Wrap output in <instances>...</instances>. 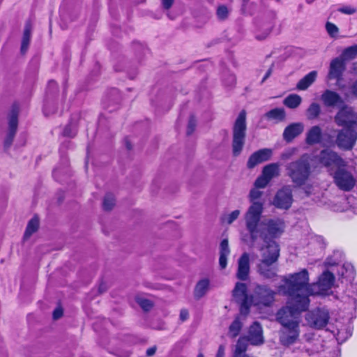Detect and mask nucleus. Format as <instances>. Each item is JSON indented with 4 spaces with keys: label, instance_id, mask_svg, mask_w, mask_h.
I'll use <instances>...</instances> for the list:
<instances>
[{
    "label": "nucleus",
    "instance_id": "nucleus-11",
    "mask_svg": "<svg viewBox=\"0 0 357 357\" xmlns=\"http://www.w3.org/2000/svg\"><path fill=\"white\" fill-rule=\"evenodd\" d=\"M270 180H256L254 183L253 188L250 190L249 194V198L250 201L252 202V204L248 208L247 212L245 214V222L246 223V215L250 210V208L254 206L255 204H259L261 206V212L259 215V219L261 218V214L263 213L264 209V204L261 202L256 201L257 199H259L261 195H263V192L261 190V189H264L266 188L268 185ZM268 220H264V221H267ZM262 222V221H261ZM261 222H259V224H260Z\"/></svg>",
    "mask_w": 357,
    "mask_h": 357
},
{
    "label": "nucleus",
    "instance_id": "nucleus-32",
    "mask_svg": "<svg viewBox=\"0 0 357 357\" xmlns=\"http://www.w3.org/2000/svg\"><path fill=\"white\" fill-rule=\"evenodd\" d=\"M356 180H334L335 185L341 190L349 191L355 185Z\"/></svg>",
    "mask_w": 357,
    "mask_h": 357
},
{
    "label": "nucleus",
    "instance_id": "nucleus-58",
    "mask_svg": "<svg viewBox=\"0 0 357 357\" xmlns=\"http://www.w3.org/2000/svg\"><path fill=\"white\" fill-rule=\"evenodd\" d=\"M99 291H100V293H102V292H103L105 291V289H102V285L100 286Z\"/></svg>",
    "mask_w": 357,
    "mask_h": 357
},
{
    "label": "nucleus",
    "instance_id": "nucleus-8",
    "mask_svg": "<svg viewBox=\"0 0 357 357\" xmlns=\"http://www.w3.org/2000/svg\"><path fill=\"white\" fill-rule=\"evenodd\" d=\"M357 141V128H342L337 133L335 144L344 151L351 150Z\"/></svg>",
    "mask_w": 357,
    "mask_h": 357
},
{
    "label": "nucleus",
    "instance_id": "nucleus-26",
    "mask_svg": "<svg viewBox=\"0 0 357 357\" xmlns=\"http://www.w3.org/2000/svg\"><path fill=\"white\" fill-rule=\"evenodd\" d=\"M265 116L268 120L279 123L285 120L286 112L283 108H275L266 112Z\"/></svg>",
    "mask_w": 357,
    "mask_h": 357
},
{
    "label": "nucleus",
    "instance_id": "nucleus-20",
    "mask_svg": "<svg viewBox=\"0 0 357 357\" xmlns=\"http://www.w3.org/2000/svg\"><path fill=\"white\" fill-rule=\"evenodd\" d=\"M321 99L326 107H334L337 105L343 104V100L340 96L331 90H326L322 93Z\"/></svg>",
    "mask_w": 357,
    "mask_h": 357
},
{
    "label": "nucleus",
    "instance_id": "nucleus-41",
    "mask_svg": "<svg viewBox=\"0 0 357 357\" xmlns=\"http://www.w3.org/2000/svg\"><path fill=\"white\" fill-rule=\"evenodd\" d=\"M137 301L144 311H149L153 307L152 302L148 299L139 298Z\"/></svg>",
    "mask_w": 357,
    "mask_h": 357
},
{
    "label": "nucleus",
    "instance_id": "nucleus-59",
    "mask_svg": "<svg viewBox=\"0 0 357 357\" xmlns=\"http://www.w3.org/2000/svg\"><path fill=\"white\" fill-rule=\"evenodd\" d=\"M197 357H204V354H203L200 353V354H199L197 355Z\"/></svg>",
    "mask_w": 357,
    "mask_h": 357
},
{
    "label": "nucleus",
    "instance_id": "nucleus-36",
    "mask_svg": "<svg viewBox=\"0 0 357 357\" xmlns=\"http://www.w3.org/2000/svg\"><path fill=\"white\" fill-rule=\"evenodd\" d=\"M242 324L238 318L235 319V320L231 323L229 328V335L231 337H236L241 329Z\"/></svg>",
    "mask_w": 357,
    "mask_h": 357
},
{
    "label": "nucleus",
    "instance_id": "nucleus-46",
    "mask_svg": "<svg viewBox=\"0 0 357 357\" xmlns=\"http://www.w3.org/2000/svg\"><path fill=\"white\" fill-rule=\"evenodd\" d=\"M338 11L344 14L352 15L356 12V8L351 6H345L338 8Z\"/></svg>",
    "mask_w": 357,
    "mask_h": 357
},
{
    "label": "nucleus",
    "instance_id": "nucleus-56",
    "mask_svg": "<svg viewBox=\"0 0 357 357\" xmlns=\"http://www.w3.org/2000/svg\"><path fill=\"white\" fill-rule=\"evenodd\" d=\"M352 92L356 96H357V81L355 82L352 86Z\"/></svg>",
    "mask_w": 357,
    "mask_h": 357
},
{
    "label": "nucleus",
    "instance_id": "nucleus-55",
    "mask_svg": "<svg viewBox=\"0 0 357 357\" xmlns=\"http://www.w3.org/2000/svg\"><path fill=\"white\" fill-rule=\"evenodd\" d=\"M272 73V70L270 68L265 74L264 77H263L262 79V81L261 82H264L266 81V79H268L269 77V76L271 75Z\"/></svg>",
    "mask_w": 357,
    "mask_h": 357
},
{
    "label": "nucleus",
    "instance_id": "nucleus-5",
    "mask_svg": "<svg viewBox=\"0 0 357 357\" xmlns=\"http://www.w3.org/2000/svg\"><path fill=\"white\" fill-rule=\"evenodd\" d=\"M246 128V113L242 110L238 114L232 130V153L234 156L239 155L243 150Z\"/></svg>",
    "mask_w": 357,
    "mask_h": 357
},
{
    "label": "nucleus",
    "instance_id": "nucleus-12",
    "mask_svg": "<svg viewBox=\"0 0 357 357\" xmlns=\"http://www.w3.org/2000/svg\"><path fill=\"white\" fill-rule=\"evenodd\" d=\"M293 202L292 190L289 186H284L279 190L273 200V205L280 209H289Z\"/></svg>",
    "mask_w": 357,
    "mask_h": 357
},
{
    "label": "nucleus",
    "instance_id": "nucleus-1",
    "mask_svg": "<svg viewBox=\"0 0 357 357\" xmlns=\"http://www.w3.org/2000/svg\"><path fill=\"white\" fill-rule=\"evenodd\" d=\"M261 212V206L259 204H255L250 208L246 215V229L252 243L258 238L263 241L264 247L260 248L263 253L259 272L264 278L271 279L276 275V268L272 265L280 256L279 245L274 239L283 233L284 223L281 219L275 218L259 224Z\"/></svg>",
    "mask_w": 357,
    "mask_h": 357
},
{
    "label": "nucleus",
    "instance_id": "nucleus-30",
    "mask_svg": "<svg viewBox=\"0 0 357 357\" xmlns=\"http://www.w3.org/2000/svg\"><path fill=\"white\" fill-rule=\"evenodd\" d=\"M31 33V25L30 22H27L24 26V34L22 41L21 51L24 53L27 49L30 41Z\"/></svg>",
    "mask_w": 357,
    "mask_h": 357
},
{
    "label": "nucleus",
    "instance_id": "nucleus-33",
    "mask_svg": "<svg viewBox=\"0 0 357 357\" xmlns=\"http://www.w3.org/2000/svg\"><path fill=\"white\" fill-rule=\"evenodd\" d=\"M272 24L271 23L264 24L256 32V38L257 40L265 39L271 32Z\"/></svg>",
    "mask_w": 357,
    "mask_h": 357
},
{
    "label": "nucleus",
    "instance_id": "nucleus-22",
    "mask_svg": "<svg viewBox=\"0 0 357 357\" xmlns=\"http://www.w3.org/2000/svg\"><path fill=\"white\" fill-rule=\"evenodd\" d=\"M322 131L319 126H312L306 133L305 142L314 145L321 142Z\"/></svg>",
    "mask_w": 357,
    "mask_h": 357
},
{
    "label": "nucleus",
    "instance_id": "nucleus-57",
    "mask_svg": "<svg viewBox=\"0 0 357 357\" xmlns=\"http://www.w3.org/2000/svg\"><path fill=\"white\" fill-rule=\"evenodd\" d=\"M235 77L233 75H229V85H232L235 83Z\"/></svg>",
    "mask_w": 357,
    "mask_h": 357
},
{
    "label": "nucleus",
    "instance_id": "nucleus-9",
    "mask_svg": "<svg viewBox=\"0 0 357 357\" xmlns=\"http://www.w3.org/2000/svg\"><path fill=\"white\" fill-rule=\"evenodd\" d=\"M329 312L326 308H317L311 311L306 316L308 324L316 329H321L325 327L329 320Z\"/></svg>",
    "mask_w": 357,
    "mask_h": 357
},
{
    "label": "nucleus",
    "instance_id": "nucleus-16",
    "mask_svg": "<svg viewBox=\"0 0 357 357\" xmlns=\"http://www.w3.org/2000/svg\"><path fill=\"white\" fill-rule=\"evenodd\" d=\"M250 271V256L247 252H244L238 260L236 278L241 281L248 280Z\"/></svg>",
    "mask_w": 357,
    "mask_h": 357
},
{
    "label": "nucleus",
    "instance_id": "nucleus-39",
    "mask_svg": "<svg viewBox=\"0 0 357 357\" xmlns=\"http://www.w3.org/2000/svg\"><path fill=\"white\" fill-rule=\"evenodd\" d=\"M53 176L54 177L68 176V166L66 164H60L53 169Z\"/></svg>",
    "mask_w": 357,
    "mask_h": 357
},
{
    "label": "nucleus",
    "instance_id": "nucleus-38",
    "mask_svg": "<svg viewBox=\"0 0 357 357\" xmlns=\"http://www.w3.org/2000/svg\"><path fill=\"white\" fill-rule=\"evenodd\" d=\"M320 112L321 109L318 103L313 102L309 106L307 110V118L309 119H314L318 117Z\"/></svg>",
    "mask_w": 357,
    "mask_h": 357
},
{
    "label": "nucleus",
    "instance_id": "nucleus-42",
    "mask_svg": "<svg viewBox=\"0 0 357 357\" xmlns=\"http://www.w3.org/2000/svg\"><path fill=\"white\" fill-rule=\"evenodd\" d=\"M297 152L296 148H289L284 150L281 154V159L284 160L291 158Z\"/></svg>",
    "mask_w": 357,
    "mask_h": 357
},
{
    "label": "nucleus",
    "instance_id": "nucleus-62",
    "mask_svg": "<svg viewBox=\"0 0 357 357\" xmlns=\"http://www.w3.org/2000/svg\"><path fill=\"white\" fill-rule=\"evenodd\" d=\"M328 264H330V265H334V264H335V263H332V264H331V263H330V262H328Z\"/></svg>",
    "mask_w": 357,
    "mask_h": 357
},
{
    "label": "nucleus",
    "instance_id": "nucleus-52",
    "mask_svg": "<svg viewBox=\"0 0 357 357\" xmlns=\"http://www.w3.org/2000/svg\"><path fill=\"white\" fill-rule=\"evenodd\" d=\"M215 357H225V347L220 345Z\"/></svg>",
    "mask_w": 357,
    "mask_h": 357
},
{
    "label": "nucleus",
    "instance_id": "nucleus-61",
    "mask_svg": "<svg viewBox=\"0 0 357 357\" xmlns=\"http://www.w3.org/2000/svg\"><path fill=\"white\" fill-rule=\"evenodd\" d=\"M127 148H128V149H131V147H130V146L129 144H127Z\"/></svg>",
    "mask_w": 357,
    "mask_h": 357
},
{
    "label": "nucleus",
    "instance_id": "nucleus-4",
    "mask_svg": "<svg viewBox=\"0 0 357 357\" xmlns=\"http://www.w3.org/2000/svg\"><path fill=\"white\" fill-rule=\"evenodd\" d=\"M319 162L333 172V178H352L346 170L345 162L333 151L325 149L321 151Z\"/></svg>",
    "mask_w": 357,
    "mask_h": 357
},
{
    "label": "nucleus",
    "instance_id": "nucleus-28",
    "mask_svg": "<svg viewBox=\"0 0 357 357\" xmlns=\"http://www.w3.org/2000/svg\"><path fill=\"white\" fill-rule=\"evenodd\" d=\"M302 102V98L296 93L290 94L287 96L284 100L283 104L290 109L297 108Z\"/></svg>",
    "mask_w": 357,
    "mask_h": 357
},
{
    "label": "nucleus",
    "instance_id": "nucleus-54",
    "mask_svg": "<svg viewBox=\"0 0 357 357\" xmlns=\"http://www.w3.org/2000/svg\"><path fill=\"white\" fill-rule=\"evenodd\" d=\"M156 349L157 348L155 346L149 348L146 352V356H151L154 355L156 351Z\"/></svg>",
    "mask_w": 357,
    "mask_h": 357
},
{
    "label": "nucleus",
    "instance_id": "nucleus-49",
    "mask_svg": "<svg viewBox=\"0 0 357 357\" xmlns=\"http://www.w3.org/2000/svg\"><path fill=\"white\" fill-rule=\"evenodd\" d=\"M344 268L346 270L345 273L343 271L341 273V275L342 277H348L351 274H352V273H353V267L351 265H349V264H347V265L344 264L342 266V269H344Z\"/></svg>",
    "mask_w": 357,
    "mask_h": 357
},
{
    "label": "nucleus",
    "instance_id": "nucleus-60",
    "mask_svg": "<svg viewBox=\"0 0 357 357\" xmlns=\"http://www.w3.org/2000/svg\"><path fill=\"white\" fill-rule=\"evenodd\" d=\"M44 113H45V115H48V114L47 112V109L46 108L44 109Z\"/></svg>",
    "mask_w": 357,
    "mask_h": 357
},
{
    "label": "nucleus",
    "instance_id": "nucleus-63",
    "mask_svg": "<svg viewBox=\"0 0 357 357\" xmlns=\"http://www.w3.org/2000/svg\"><path fill=\"white\" fill-rule=\"evenodd\" d=\"M324 146H328V143L324 142Z\"/></svg>",
    "mask_w": 357,
    "mask_h": 357
},
{
    "label": "nucleus",
    "instance_id": "nucleus-35",
    "mask_svg": "<svg viewBox=\"0 0 357 357\" xmlns=\"http://www.w3.org/2000/svg\"><path fill=\"white\" fill-rule=\"evenodd\" d=\"M298 185V190L305 193L307 196L310 195L313 190V186L307 181L310 180H295Z\"/></svg>",
    "mask_w": 357,
    "mask_h": 357
},
{
    "label": "nucleus",
    "instance_id": "nucleus-44",
    "mask_svg": "<svg viewBox=\"0 0 357 357\" xmlns=\"http://www.w3.org/2000/svg\"><path fill=\"white\" fill-rule=\"evenodd\" d=\"M229 13V10L227 7L225 6H219L217 10V15L219 19L224 20L225 19Z\"/></svg>",
    "mask_w": 357,
    "mask_h": 357
},
{
    "label": "nucleus",
    "instance_id": "nucleus-18",
    "mask_svg": "<svg viewBox=\"0 0 357 357\" xmlns=\"http://www.w3.org/2000/svg\"><path fill=\"white\" fill-rule=\"evenodd\" d=\"M304 130L303 123H293L287 126L283 132L282 137L287 142H291L294 139L300 135Z\"/></svg>",
    "mask_w": 357,
    "mask_h": 357
},
{
    "label": "nucleus",
    "instance_id": "nucleus-50",
    "mask_svg": "<svg viewBox=\"0 0 357 357\" xmlns=\"http://www.w3.org/2000/svg\"><path fill=\"white\" fill-rule=\"evenodd\" d=\"M188 317H189V313L186 309H182L180 311L179 317L182 321H185V320H187L188 319Z\"/></svg>",
    "mask_w": 357,
    "mask_h": 357
},
{
    "label": "nucleus",
    "instance_id": "nucleus-3",
    "mask_svg": "<svg viewBox=\"0 0 357 357\" xmlns=\"http://www.w3.org/2000/svg\"><path fill=\"white\" fill-rule=\"evenodd\" d=\"M302 312L291 310L287 306L280 310L277 320L282 326L280 340L282 344L289 346L294 344L299 337V315Z\"/></svg>",
    "mask_w": 357,
    "mask_h": 357
},
{
    "label": "nucleus",
    "instance_id": "nucleus-29",
    "mask_svg": "<svg viewBox=\"0 0 357 357\" xmlns=\"http://www.w3.org/2000/svg\"><path fill=\"white\" fill-rule=\"evenodd\" d=\"M39 227V219L38 217L34 216L28 222L24 237L25 238H29L33 233L37 231Z\"/></svg>",
    "mask_w": 357,
    "mask_h": 357
},
{
    "label": "nucleus",
    "instance_id": "nucleus-53",
    "mask_svg": "<svg viewBox=\"0 0 357 357\" xmlns=\"http://www.w3.org/2000/svg\"><path fill=\"white\" fill-rule=\"evenodd\" d=\"M173 1L174 0H162V6L165 8L169 9L172 6Z\"/></svg>",
    "mask_w": 357,
    "mask_h": 357
},
{
    "label": "nucleus",
    "instance_id": "nucleus-34",
    "mask_svg": "<svg viewBox=\"0 0 357 357\" xmlns=\"http://www.w3.org/2000/svg\"><path fill=\"white\" fill-rule=\"evenodd\" d=\"M116 200L114 196L111 193L105 195L102 202V208L104 211H111L115 206Z\"/></svg>",
    "mask_w": 357,
    "mask_h": 357
},
{
    "label": "nucleus",
    "instance_id": "nucleus-2",
    "mask_svg": "<svg viewBox=\"0 0 357 357\" xmlns=\"http://www.w3.org/2000/svg\"><path fill=\"white\" fill-rule=\"evenodd\" d=\"M284 294L287 296V305L291 310L297 312L307 311L309 305V296H311L312 284L309 283V274L303 268L298 273L289 274L284 280Z\"/></svg>",
    "mask_w": 357,
    "mask_h": 357
},
{
    "label": "nucleus",
    "instance_id": "nucleus-25",
    "mask_svg": "<svg viewBox=\"0 0 357 357\" xmlns=\"http://www.w3.org/2000/svg\"><path fill=\"white\" fill-rule=\"evenodd\" d=\"M317 76V71H311L303 77L296 85V88L298 90L304 91L306 90L310 86H311L316 80Z\"/></svg>",
    "mask_w": 357,
    "mask_h": 357
},
{
    "label": "nucleus",
    "instance_id": "nucleus-47",
    "mask_svg": "<svg viewBox=\"0 0 357 357\" xmlns=\"http://www.w3.org/2000/svg\"><path fill=\"white\" fill-rule=\"evenodd\" d=\"M195 127H196V120L195 119V118L193 116H191L189 119L188 124L187 134L191 135L194 132Z\"/></svg>",
    "mask_w": 357,
    "mask_h": 357
},
{
    "label": "nucleus",
    "instance_id": "nucleus-14",
    "mask_svg": "<svg viewBox=\"0 0 357 357\" xmlns=\"http://www.w3.org/2000/svg\"><path fill=\"white\" fill-rule=\"evenodd\" d=\"M273 155V151L271 149L264 148L259 149L250 155L247 161V167L252 169L259 164L268 161L271 159Z\"/></svg>",
    "mask_w": 357,
    "mask_h": 357
},
{
    "label": "nucleus",
    "instance_id": "nucleus-27",
    "mask_svg": "<svg viewBox=\"0 0 357 357\" xmlns=\"http://www.w3.org/2000/svg\"><path fill=\"white\" fill-rule=\"evenodd\" d=\"M210 282L208 279L199 280L195 287L194 296L199 300L202 298L209 289Z\"/></svg>",
    "mask_w": 357,
    "mask_h": 357
},
{
    "label": "nucleus",
    "instance_id": "nucleus-19",
    "mask_svg": "<svg viewBox=\"0 0 357 357\" xmlns=\"http://www.w3.org/2000/svg\"><path fill=\"white\" fill-rule=\"evenodd\" d=\"M248 340L253 345H259L264 343L262 328L258 322H255L250 326Z\"/></svg>",
    "mask_w": 357,
    "mask_h": 357
},
{
    "label": "nucleus",
    "instance_id": "nucleus-13",
    "mask_svg": "<svg viewBox=\"0 0 357 357\" xmlns=\"http://www.w3.org/2000/svg\"><path fill=\"white\" fill-rule=\"evenodd\" d=\"M288 170L292 178H307L310 173V167L306 157L303 156L299 160L290 163Z\"/></svg>",
    "mask_w": 357,
    "mask_h": 357
},
{
    "label": "nucleus",
    "instance_id": "nucleus-7",
    "mask_svg": "<svg viewBox=\"0 0 357 357\" xmlns=\"http://www.w3.org/2000/svg\"><path fill=\"white\" fill-rule=\"evenodd\" d=\"M334 121L339 127L357 128V113L349 105H343L334 117Z\"/></svg>",
    "mask_w": 357,
    "mask_h": 357
},
{
    "label": "nucleus",
    "instance_id": "nucleus-40",
    "mask_svg": "<svg viewBox=\"0 0 357 357\" xmlns=\"http://www.w3.org/2000/svg\"><path fill=\"white\" fill-rule=\"evenodd\" d=\"M239 210H234L231 213L229 214H225L222 217V221L224 223H227L228 225H231L233 222H234L240 215Z\"/></svg>",
    "mask_w": 357,
    "mask_h": 357
},
{
    "label": "nucleus",
    "instance_id": "nucleus-64",
    "mask_svg": "<svg viewBox=\"0 0 357 357\" xmlns=\"http://www.w3.org/2000/svg\"><path fill=\"white\" fill-rule=\"evenodd\" d=\"M129 356V354H126L125 356L123 357H128Z\"/></svg>",
    "mask_w": 357,
    "mask_h": 357
},
{
    "label": "nucleus",
    "instance_id": "nucleus-48",
    "mask_svg": "<svg viewBox=\"0 0 357 357\" xmlns=\"http://www.w3.org/2000/svg\"><path fill=\"white\" fill-rule=\"evenodd\" d=\"M348 203L354 213L357 214V197L348 199Z\"/></svg>",
    "mask_w": 357,
    "mask_h": 357
},
{
    "label": "nucleus",
    "instance_id": "nucleus-21",
    "mask_svg": "<svg viewBox=\"0 0 357 357\" xmlns=\"http://www.w3.org/2000/svg\"><path fill=\"white\" fill-rule=\"evenodd\" d=\"M344 69V61L341 58H335L331 62L328 77L330 79H339Z\"/></svg>",
    "mask_w": 357,
    "mask_h": 357
},
{
    "label": "nucleus",
    "instance_id": "nucleus-45",
    "mask_svg": "<svg viewBox=\"0 0 357 357\" xmlns=\"http://www.w3.org/2000/svg\"><path fill=\"white\" fill-rule=\"evenodd\" d=\"M76 128L75 126L69 125L63 130V135L73 137L76 135Z\"/></svg>",
    "mask_w": 357,
    "mask_h": 357
},
{
    "label": "nucleus",
    "instance_id": "nucleus-37",
    "mask_svg": "<svg viewBox=\"0 0 357 357\" xmlns=\"http://www.w3.org/2000/svg\"><path fill=\"white\" fill-rule=\"evenodd\" d=\"M357 55V45L349 47L345 49L342 54L341 59L344 60H350L354 59Z\"/></svg>",
    "mask_w": 357,
    "mask_h": 357
},
{
    "label": "nucleus",
    "instance_id": "nucleus-10",
    "mask_svg": "<svg viewBox=\"0 0 357 357\" xmlns=\"http://www.w3.org/2000/svg\"><path fill=\"white\" fill-rule=\"evenodd\" d=\"M334 275L329 271H325L319 277V280L312 284L311 296L325 294L334 283Z\"/></svg>",
    "mask_w": 357,
    "mask_h": 357
},
{
    "label": "nucleus",
    "instance_id": "nucleus-31",
    "mask_svg": "<svg viewBox=\"0 0 357 357\" xmlns=\"http://www.w3.org/2000/svg\"><path fill=\"white\" fill-rule=\"evenodd\" d=\"M248 340L245 337H241L238 339L235 351L234 353V357H242L247 350Z\"/></svg>",
    "mask_w": 357,
    "mask_h": 357
},
{
    "label": "nucleus",
    "instance_id": "nucleus-23",
    "mask_svg": "<svg viewBox=\"0 0 357 357\" xmlns=\"http://www.w3.org/2000/svg\"><path fill=\"white\" fill-rule=\"evenodd\" d=\"M280 174V165L273 162L265 165L262 169L263 178H273L278 177Z\"/></svg>",
    "mask_w": 357,
    "mask_h": 357
},
{
    "label": "nucleus",
    "instance_id": "nucleus-43",
    "mask_svg": "<svg viewBox=\"0 0 357 357\" xmlns=\"http://www.w3.org/2000/svg\"><path fill=\"white\" fill-rule=\"evenodd\" d=\"M326 29L328 34L332 37L336 36L338 33V28L333 23L327 22Z\"/></svg>",
    "mask_w": 357,
    "mask_h": 357
},
{
    "label": "nucleus",
    "instance_id": "nucleus-51",
    "mask_svg": "<svg viewBox=\"0 0 357 357\" xmlns=\"http://www.w3.org/2000/svg\"><path fill=\"white\" fill-rule=\"evenodd\" d=\"M63 315V310L61 307L56 308L53 312L54 319H58Z\"/></svg>",
    "mask_w": 357,
    "mask_h": 357
},
{
    "label": "nucleus",
    "instance_id": "nucleus-24",
    "mask_svg": "<svg viewBox=\"0 0 357 357\" xmlns=\"http://www.w3.org/2000/svg\"><path fill=\"white\" fill-rule=\"evenodd\" d=\"M230 253V249L229 248V243L227 239H223L220 245V257H219V265L222 269L227 267V257Z\"/></svg>",
    "mask_w": 357,
    "mask_h": 357
},
{
    "label": "nucleus",
    "instance_id": "nucleus-6",
    "mask_svg": "<svg viewBox=\"0 0 357 357\" xmlns=\"http://www.w3.org/2000/svg\"><path fill=\"white\" fill-rule=\"evenodd\" d=\"M276 294L266 285L257 284L252 296V302L259 307H269L273 303Z\"/></svg>",
    "mask_w": 357,
    "mask_h": 357
},
{
    "label": "nucleus",
    "instance_id": "nucleus-15",
    "mask_svg": "<svg viewBox=\"0 0 357 357\" xmlns=\"http://www.w3.org/2000/svg\"><path fill=\"white\" fill-rule=\"evenodd\" d=\"M18 114L13 109L8 117V128L4 140V145L8 147L11 145L17 129Z\"/></svg>",
    "mask_w": 357,
    "mask_h": 357
},
{
    "label": "nucleus",
    "instance_id": "nucleus-17",
    "mask_svg": "<svg viewBox=\"0 0 357 357\" xmlns=\"http://www.w3.org/2000/svg\"><path fill=\"white\" fill-rule=\"evenodd\" d=\"M247 285L242 282H237L233 290V296L238 301L241 302V312L247 313L248 306L247 305Z\"/></svg>",
    "mask_w": 357,
    "mask_h": 357
}]
</instances>
